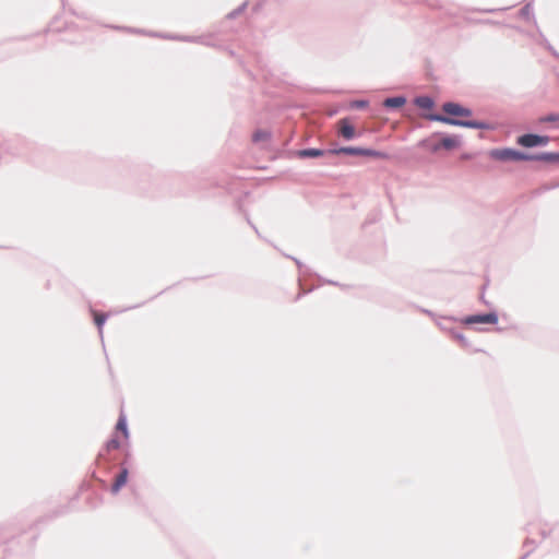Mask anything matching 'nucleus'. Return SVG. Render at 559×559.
Instances as JSON below:
<instances>
[{"label": "nucleus", "mask_w": 559, "mask_h": 559, "mask_svg": "<svg viewBox=\"0 0 559 559\" xmlns=\"http://www.w3.org/2000/svg\"><path fill=\"white\" fill-rule=\"evenodd\" d=\"M531 159L543 160L548 163H559V153H542L536 156H531Z\"/></svg>", "instance_id": "nucleus-9"}, {"label": "nucleus", "mask_w": 559, "mask_h": 559, "mask_svg": "<svg viewBox=\"0 0 559 559\" xmlns=\"http://www.w3.org/2000/svg\"><path fill=\"white\" fill-rule=\"evenodd\" d=\"M269 138L270 133L265 130H258L252 135L254 142L266 141Z\"/></svg>", "instance_id": "nucleus-15"}, {"label": "nucleus", "mask_w": 559, "mask_h": 559, "mask_svg": "<svg viewBox=\"0 0 559 559\" xmlns=\"http://www.w3.org/2000/svg\"><path fill=\"white\" fill-rule=\"evenodd\" d=\"M93 316H94V322H95V324L97 325V328H98L99 330H102L103 324H104V323H105V321H106V316H105V314H103V313L96 312V311H94V312H93Z\"/></svg>", "instance_id": "nucleus-17"}, {"label": "nucleus", "mask_w": 559, "mask_h": 559, "mask_svg": "<svg viewBox=\"0 0 559 559\" xmlns=\"http://www.w3.org/2000/svg\"><path fill=\"white\" fill-rule=\"evenodd\" d=\"M333 154H346V155H360L361 156V147H341L337 150L331 151Z\"/></svg>", "instance_id": "nucleus-10"}, {"label": "nucleus", "mask_w": 559, "mask_h": 559, "mask_svg": "<svg viewBox=\"0 0 559 559\" xmlns=\"http://www.w3.org/2000/svg\"><path fill=\"white\" fill-rule=\"evenodd\" d=\"M338 134L345 140H352L356 136L354 126L350 123L348 118H343L337 122Z\"/></svg>", "instance_id": "nucleus-5"}, {"label": "nucleus", "mask_w": 559, "mask_h": 559, "mask_svg": "<svg viewBox=\"0 0 559 559\" xmlns=\"http://www.w3.org/2000/svg\"><path fill=\"white\" fill-rule=\"evenodd\" d=\"M459 145L460 141L456 136H444L441 139L440 142L433 143L430 148L432 152H437L440 148L453 150L456 148Z\"/></svg>", "instance_id": "nucleus-7"}, {"label": "nucleus", "mask_w": 559, "mask_h": 559, "mask_svg": "<svg viewBox=\"0 0 559 559\" xmlns=\"http://www.w3.org/2000/svg\"><path fill=\"white\" fill-rule=\"evenodd\" d=\"M542 122H557L559 121V114H551L540 119Z\"/></svg>", "instance_id": "nucleus-18"}, {"label": "nucleus", "mask_w": 559, "mask_h": 559, "mask_svg": "<svg viewBox=\"0 0 559 559\" xmlns=\"http://www.w3.org/2000/svg\"><path fill=\"white\" fill-rule=\"evenodd\" d=\"M128 480V469L123 468L115 478V481L111 486V491L114 493H117L126 484Z\"/></svg>", "instance_id": "nucleus-8"}, {"label": "nucleus", "mask_w": 559, "mask_h": 559, "mask_svg": "<svg viewBox=\"0 0 559 559\" xmlns=\"http://www.w3.org/2000/svg\"><path fill=\"white\" fill-rule=\"evenodd\" d=\"M431 120L440 121L443 123L452 124V126H460V127H467V128H475V129H485L487 126L483 122L478 121H464V120H457L453 118H449L441 115H431Z\"/></svg>", "instance_id": "nucleus-2"}, {"label": "nucleus", "mask_w": 559, "mask_h": 559, "mask_svg": "<svg viewBox=\"0 0 559 559\" xmlns=\"http://www.w3.org/2000/svg\"><path fill=\"white\" fill-rule=\"evenodd\" d=\"M361 156H369V157L381 158V159L389 158V155L383 152H379V151H374V150H370V148H362V147H361Z\"/></svg>", "instance_id": "nucleus-11"}, {"label": "nucleus", "mask_w": 559, "mask_h": 559, "mask_svg": "<svg viewBox=\"0 0 559 559\" xmlns=\"http://www.w3.org/2000/svg\"><path fill=\"white\" fill-rule=\"evenodd\" d=\"M442 109L445 114L450 116H457V117H469L472 115V111L467 108L462 107L459 104L455 103H445L442 106Z\"/></svg>", "instance_id": "nucleus-6"}, {"label": "nucleus", "mask_w": 559, "mask_h": 559, "mask_svg": "<svg viewBox=\"0 0 559 559\" xmlns=\"http://www.w3.org/2000/svg\"><path fill=\"white\" fill-rule=\"evenodd\" d=\"M119 447H120V442L116 438L109 440L108 443H107V449L108 450H116Z\"/></svg>", "instance_id": "nucleus-19"}, {"label": "nucleus", "mask_w": 559, "mask_h": 559, "mask_svg": "<svg viewBox=\"0 0 559 559\" xmlns=\"http://www.w3.org/2000/svg\"><path fill=\"white\" fill-rule=\"evenodd\" d=\"M548 142L549 138L546 135L524 134L518 138V144L524 147L546 145Z\"/></svg>", "instance_id": "nucleus-3"}, {"label": "nucleus", "mask_w": 559, "mask_h": 559, "mask_svg": "<svg viewBox=\"0 0 559 559\" xmlns=\"http://www.w3.org/2000/svg\"><path fill=\"white\" fill-rule=\"evenodd\" d=\"M324 153L318 148H307L298 152L299 157H320Z\"/></svg>", "instance_id": "nucleus-12"}, {"label": "nucleus", "mask_w": 559, "mask_h": 559, "mask_svg": "<svg viewBox=\"0 0 559 559\" xmlns=\"http://www.w3.org/2000/svg\"><path fill=\"white\" fill-rule=\"evenodd\" d=\"M404 104L405 99L403 97H391L384 100V106L391 108H399L402 107Z\"/></svg>", "instance_id": "nucleus-13"}, {"label": "nucleus", "mask_w": 559, "mask_h": 559, "mask_svg": "<svg viewBox=\"0 0 559 559\" xmlns=\"http://www.w3.org/2000/svg\"><path fill=\"white\" fill-rule=\"evenodd\" d=\"M415 103L418 107L423 109H430L433 106L432 99L427 96L416 98Z\"/></svg>", "instance_id": "nucleus-14"}, {"label": "nucleus", "mask_w": 559, "mask_h": 559, "mask_svg": "<svg viewBox=\"0 0 559 559\" xmlns=\"http://www.w3.org/2000/svg\"><path fill=\"white\" fill-rule=\"evenodd\" d=\"M498 317L495 313L475 314L464 319L465 324H496Z\"/></svg>", "instance_id": "nucleus-4"}, {"label": "nucleus", "mask_w": 559, "mask_h": 559, "mask_svg": "<svg viewBox=\"0 0 559 559\" xmlns=\"http://www.w3.org/2000/svg\"><path fill=\"white\" fill-rule=\"evenodd\" d=\"M354 106H355V107H357V108H362V107H365V106H366V103H365V102H356V103L354 104Z\"/></svg>", "instance_id": "nucleus-20"}, {"label": "nucleus", "mask_w": 559, "mask_h": 559, "mask_svg": "<svg viewBox=\"0 0 559 559\" xmlns=\"http://www.w3.org/2000/svg\"><path fill=\"white\" fill-rule=\"evenodd\" d=\"M116 429L118 431H121L124 438H128L127 421L123 416H120V418L118 419Z\"/></svg>", "instance_id": "nucleus-16"}, {"label": "nucleus", "mask_w": 559, "mask_h": 559, "mask_svg": "<svg viewBox=\"0 0 559 559\" xmlns=\"http://www.w3.org/2000/svg\"><path fill=\"white\" fill-rule=\"evenodd\" d=\"M490 155L499 160H528L532 158L530 155L511 148L495 150Z\"/></svg>", "instance_id": "nucleus-1"}]
</instances>
